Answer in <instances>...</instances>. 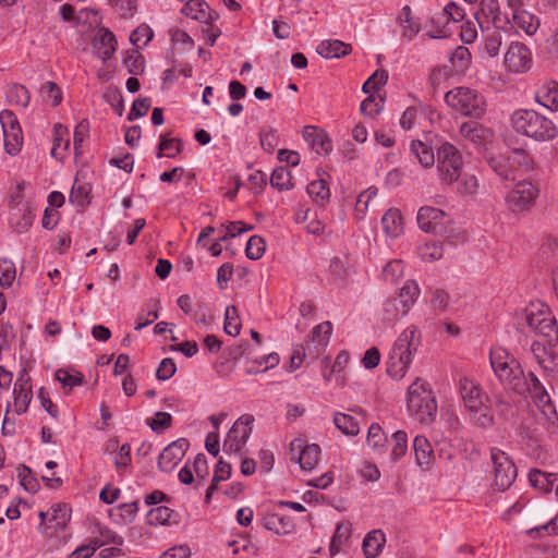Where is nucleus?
<instances>
[{
    "instance_id": "obj_1",
    "label": "nucleus",
    "mask_w": 558,
    "mask_h": 558,
    "mask_svg": "<svg viewBox=\"0 0 558 558\" xmlns=\"http://www.w3.org/2000/svg\"><path fill=\"white\" fill-rule=\"evenodd\" d=\"M489 361L496 377L506 389L519 396L527 395L529 374L524 373L513 355L502 348H496L490 351Z\"/></svg>"
},
{
    "instance_id": "obj_2",
    "label": "nucleus",
    "mask_w": 558,
    "mask_h": 558,
    "mask_svg": "<svg viewBox=\"0 0 558 558\" xmlns=\"http://www.w3.org/2000/svg\"><path fill=\"white\" fill-rule=\"evenodd\" d=\"M484 160L502 181H514L533 167V159L522 148H514L507 154L486 151Z\"/></svg>"
},
{
    "instance_id": "obj_3",
    "label": "nucleus",
    "mask_w": 558,
    "mask_h": 558,
    "mask_svg": "<svg viewBox=\"0 0 558 558\" xmlns=\"http://www.w3.org/2000/svg\"><path fill=\"white\" fill-rule=\"evenodd\" d=\"M420 344V335L415 326L405 328L395 341L387 360V374L402 379L412 362V356Z\"/></svg>"
},
{
    "instance_id": "obj_4",
    "label": "nucleus",
    "mask_w": 558,
    "mask_h": 558,
    "mask_svg": "<svg viewBox=\"0 0 558 558\" xmlns=\"http://www.w3.org/2000/svg\"><path fill=\"white\" fill-rule=\"evenodd\" d=\"M458 387L464 408L469 411L475 423L481 427L492 426L494 416L489 399L482 390L481 385L472 378L461 377Z\"/></svg>"
},
{
    "instance_id": "obj_5",
    "label": "nucleus",
    "mask_w": 558,
    "mask_h": 558,
    "mask_svg": "<svg viewBox=\"0 0 558 558\" xmlns=\"http://www.w3.org/2000/svg\"><path fill=\"white\" fill-rule=\"evenodd\" d=\"M408 412L420 424L429 425L437 414V402L428 384L421 378L408 389Z\"/></svg>"
},
{
    "instance_id": "obj_6",
    "label": "nucleus",
    "mask_w": 558,
    "mask_h": 558,
    "mask_svg": "<svg viewBox=\"0 0 558 558\" xmlns=\"http://www.w3.org/2000/svg\"><path fill=\"white\" fill-rule=\"evenodd\" d=\"M511 124L518 133L536 141L551 140L557 133L551 120L530 109L515 110L511 116Z\"/></svg>"
},
{
    "instance_id": "obj_7",
    "label": "nucleus",
    "mask_w": 558,
    "mask_h": 558,
    "mask_svg": "<svg viewBox=\"0 0 558 558\" xmlns=\"http://www.w3.org/2000/svg\"><path fill=\"white\" fill-rule=\"evenodd\" d=\"M446 104L465 117L480 119L486 111L484 97L474 89L456 87L445 94Z\"/></svg>"
},
{
    "instance_id": "obj_8",
    "label": "nucleus",
    "mask_w": 558,
    "mask_h": 558,
    "mask_svg": "<svg viewBox=\"0 0 558 558\" xmlns=\"http://www.w3.org/2000/svg\"><path fill=\"white\" fill-rule=\"evenodd\" d=\"M417 225L424 232H432L444 236L450 244L463 241L462 233H453L452 228L446 226L449 222L447 215L441 209L423 206L417 213Z\"/></svg>"
},
{
    "instance_id": "obj_9",
    "label": "nucleus",
    "mask_w": 558,
    "mask_h": 558,
    "mask_svg": "<svg viewBox=\"0 0 558 558\" xmlns=\"http://www.w3.org/2000/svg\"><path fill=\"white\" fill-rule=\"evenodd\" d=\"M418 295L420 288L417 283L413 280H408L400 289L398 296L388 298L383 303V320L393 322L407 315Z\"/></svg>"
},
{
    "instance_id": "obj_10",
    "label": "nucleus",
    "mask_w": 558,
    "mask_h": 558,
    "mask_svg": "<svg viewBox=\"0 0 558 558\" xmlns=\"http://www.w3.org/2000/svg\"><path fill=\"white\" fill-rule=\"evenodd\" d=\"M492 487L498 492H506L514 483L518 470L511 458L499 448L490 449Z\"/></svg>"
},
{
    "instance_id": "obj_11",
    "label": "nucleus",
    "mask_w": 558,
    "mask_h": 558,
    "mask_svg": "<svg viewBox=\"0 0 558 558\" xmlns=\"http://www.w3.org/2000/svg\"><path fill=\"white\" fill-rule=\"evenodd\" d=\"M437 170L440 179L446 183L457 181L462 171V156L450 143H442L436 153Z\"/></svg>"
},
{
    "instance_id": "obj_12",
    "label": "nucleus",
    "mask_w": 558,
    "mask_h": 558,
    "mask_svg": "<svg viewBox=\"0 0 558 558\" xmlns=\"http://www.w3.org/2000/svg\"><path fill=\"white\" fill-rule=\"evenodd\" d=\"M0 123L5 151L11 156L17 155L23 145V134L16 117L12 111L3 110L0 113Z\"/></svg>"
},
{
    "instance_id": "obj_13",
    "label": "nucleus",
    "mask_w": 558,
    "mask_h": 558,
    "mask_svg": "<svg viewBox=\"0 0 558 558\" xmlns=\"http://www.w3.org/2000/svg\"><path fill=\"white\" fill-rule=\"evenodd\" d=\"M253 422L254 417L250 414H244L234 422L223 441L225 452L239 453L241 451L252 433Z\"/></svg>"
},
{
    "instance_id": "obj_14",
    "label": "nucleus",
    "mask_w": 558,
    "mask_h": 558,
    "mask_svg": "<svg viewBox=\"0 0 558 558\" xmlns=\"http://www.w3.org/2000/svg\"><path fill=\"white\" fill-rule=\"evenodd\" d=\"M538 196V189L531 182L521 181L507 195L506 202L513 211L529 210Z\"/></svg>"
},
{
    "instance_id": "obj_15",
    "label": "nucleus",
    "mask_w": 558,
    "mask_h": 558,
    "mask_svg": "<svg viewBox=\"0 0 558 558\" xmlns=\"http://www.w3.org/2000/svg\"><path fill=\"white\" fill-rule=\"evenodd\" d=\"M189 449V441L179 438L169 444L158 457V469L162 472H171L184 458Z\"/></svg>"
},
{
    "instance_id": "obj_16",
    "label": "nucleus",
    "mask_w": 558,
    "mask_h": 558,
    "mask_svg": "<svg viewBox=\"0 0 558 558\" xmlns=\"http://www.w3.org/2000/svg\"><path fill=\"white\" fill-rule=\"evenodd\" d=\"M332 330L330 322H324L312 330V336L306 341V348L308 351V359L316 360L325 350L329 342V337Z\"/></svg>"
},
{
    "instance_id": "obj_17",
    "label": "nucleus",
    "mask_w": 558,
    "mask_h": 558,
    "mask_svg": "<svg viewBox=\"0 0 558 558\" xmlns=\"http://www.w3.org/2000/svg\"><path fill=\"white\" fill-rule=\"evenodd\" d=\"M531 52L523 44H512L505 56V64L511 72H522L530 66Z\"/></svg>"
},
{
    "instance_id": "obj_18",
    "label": "nucleus",
    "mask_w": 558,
    "mask_h": 558,
    "mask_svg": "<svg viewBox=\"0 0 558 558\" xmlns=\"http://www.w3.org/2000/svg\"><path fill=\"white\" fill-rule=\"evenodd\" d=\"M31 379L26 377L25 371L22 375L16 379L13 389V398H14V411L17 414H23L27 411L29 402L32 400V386Z\"/></svg>"
},
{
    "instance_id": "obj_19",
    "label": "nucleus",
    "mask_w": 558,
    "mask_h": 558,
    "mask_svg": "<svg viewBox=\"0 0 558 558\" xmlns=\"http://www.w3.org/2000/svg\"><path fill=\"white\" fill-rule=\"evenodd\" d=\"M303 136L312 149L318 155H327L332 149L328 134L317 126L307 125L303 130Z\"/></svg>"
},
{
    "instance_id": "obj_20",
    "label": "nucleus",
    "mask_w": 558,
    "mask_h": 558,
    "mask_svg": "<svg viewBox=\"0 0 558 558\" xmlns=\"http://www.w3.org/2000/svg\"><path fill=\"white\" fill-rule=\"evenodd\" d=\"M555 347H549L547 342L534 341L531 345L538 365L546 372H555L558 369V357L554 353Z\"/></svg>"
},
{
    "instance_id": "obj_21",
    "label": "nucleus",
    "mask_w": 558,
    "mask_h": 558,
    "mask_svg": "<svg viewBox=\"0 0 558 558\" xmlns=\"http://www.w3.org/2000/svg\"><path fill=\"white\" fill-rule=\"evenodd\" d=\"M300 450L298 461L301 469L305 471L313 470L319 459L320 448L316 444L302 446V440H294L291 442V451Z\"/></svg>"
},
{
    "instance_id": "obj_22",
    "label": "nucleus",
    "mask_w": 558,
    "mask_h": 558,
    "mask_svg": "<svg viewBox=\"0 0 558 558\" xmlns=\"http://www.w3.org/2000/svg\"><path fill=\"white\" fill-rule=\"evenodd\" d=\"M529 391L534 400V403L537 408L542 409L544 413L553 412L554 408L551 405L550 397L539 379L535 376L534 373L529 372Z\"/></svg>"
},
{
    "instance_id": "obj_23",
    "label": "nucleus",
    "mask_w": 558,
    "mask_h": 558,
    "mask_svg": "<svg viewBox=\"0 0 558 558\" xmlns=\"http://www.w3.org/2000/svg\"><path fill=\"white\" fill-rule=\"evenodd\" d=\"M94 48L101 60L106 61L110 59L117 48V40L113 33L107 28L100 29L94 40Z\"/></svg>"
},
{
    "instance_id": "obj_24",
    "label": "nucleus",
    "mask_w": 558,
    "mask_h": 558,
    "mask_svg": "<svg viewBox=\"0 0 558 558\" xmlns=\"http://www.w3.org/2000/svg\"><path fill=\"white\" fill-rule=\"evenodd\" d=\"M413 450L416 464L423 470H428L434 460V451L427 438L416 436L413 440Z\"/></svg>"
},
{
    "instance_id": "obj_25",
    "label": "nucleus",
    "mask_w": 558,
    "mask_h": 558,
    "mask_svg": "<svg viewBox=\"0 0 558 558\" xmlns=\"http://www.w3.org/2000/svg\"><path fill=\"white\" fill-rule=\"evenodd\" d=\"M551 316L549 308L542 303H531L525 308V320L531 330L536 332L544 322Z\"/></svg>"
},
{
    "instance_id": "obj_26",
    "label": "nucleus",
    "mask_w": 558,
    "mask_h": 558,
    "mask_svg": "<svg viewBox=\"0 0 558 558\" xmlns=\"http://www.w3.org/2000/svg\"><path fill=\"white\" fill-rule=\"evenodd\" d=\"M317 52L326 59L341 58L351 52V45L338 39L323 40L317 47Z\"/></svg>"
},
{
    "instance_id": "obj_27",
    "label": "nucleus",
    "mask_w": 558,
    "mask_h": 558,
    "mask_svg": "<svg viewBox=\"0 0 558 558\" xmlns=\"http://www.w3.org/2000/svg\"><path fill=\"white\" fill-rule=\"evenodd\" d=\"M386 543V536L380 530H373L363 539V551L366 558H376Z\"/></svg>"
},
{
    "instance_id": "obj_28",
    "label": "nucleus",
    "mask_w": 558,
    "mask_h": 558,
    "mask_svg": "<svg viewBox=\"0 0 558 558\" xmlns=\"http://www.w3.org/2000/svg\"><path fill=\"white\" fill-rule=\"evenodd\" d=\"M182 13L202 23H209L213 19L209 7L204 0L187 1L182 8Z\"/></svg>"
},
{
    "instance_id": "obj_29",
    "label": "nucleus",
    "mask_w": 558,
    "mask_h": 558,
    "mask_svg": "<svg viewBox=\"0 0 558 558\" xmlns=\"http://www.w3.org/2000/svg\"><path fill=\"white\" fill-rule=\"evenodd\" d=\"M263 526L277 534H288L293 530L292 520L279 513H268L263 518Z\"/></svg>"
},
{
    "instance_id": "obj_30",
    "label": "nucleus",
    "mask_w": 558,
    "mask_h": 558,
    "mask_svg": "<svg viewBox=\"0 0 558 558\" xmlns=\"http://www.w3.org/2000/svg\"><path fill=\"white\" fill-rule=\"evenodd\" d=\"M460 134L472 143L480 145L490 135V131L478 122L469 121L461 124Z\"/></svg>"
},
{
    "instance_id": "obj_31",
    "label": "nucleus",
    "mask_w": 558,
    "mask_h": 558,
    "mask_svg": "<svg viewBox=\"0 0 558 558\" xmlns=\"http://www.w3.org/2000/svg\"><path fill=\"white\" fill-rule=\"evenodd\" d=\"M381 225L387 235L397 238L403 231L402 215L400 210L397 208H390L381 218Z\"/></svg>"
},
{
    "instance_id": "obj_32",
    "label": "nucleus",
    "mask_w": 558,
    "mask_h": 558,
    "mask_svg": "<svg viewBox=\"0 0 558 558\" xmlns=\"http://www.w3.org/2000/svg\"><path fill=\"white\" fill-rule=\"evenodd\" d=\"M306 191L312 201L317 205L324 206L330 198V190L328 183L322 178L312 181L307 185Z\"/></svg>"
},
{
    "instance_id": "obj_33",
    "label": "nucleus",
    "mask_w": 558,
    "mask_h": 558,
    "mask_svg": "<svg viewBox=\"0 0 558 558\" xmlns=\"http://www.w3.org/2000/svg\"><path fill=\"white\" fill-rule=\"evenodd\" d=\"M536 100L551 111L558 110V84L555 82L543 86L536 95Z\"/></svg>"
},
{
    "instance_id": "obj_34",
    "label": "nucleus",
    "mask_w": 558,
    "mask_h": 558,
    "mask_svg": "<svg viewBox=\"0 0 558 558\" xmlns=\"http://www.w3.org/2000/svg\"><path fill=\"white\" fill-rule=\"evenodd\" d=\"M400 23L402 26V35L408 40L413 39V37L416 36L421 31V24L412 16V11L409 5L402 8Z\"/></svg>"
},
{
    "instance_id": "obj_35",
    "label": "nucleus",
    "mask_w": 558,
    "mask_h": 558,
    "mask_svg": "<svg viewBox=\"0 0 558 558\" xmlns=\"http://www.w3.org/2000/svg\"><path fill=\"white\" fill-rule=\"evenodd\" d=\"M411 153L415 156L423 167H430L435 163L436 156L430 147L421 141H412L410 145Z\"/></svg>"
},
{
    "instance_id": "obj_36",
    "label": "nucleus",
    "mask_w": 558,
    "mask_h": 558,
    "mask_svg": "<svg viewBox=\"0 0 558 558\" xmlns=\"http://www.w3.org/2000/svg\"><path fill=\"white\" fill-rule=\"evenodd\" d=\"M513 21L515 26L527 35L535 34L539 26L538 19L526 11H515L513 13Z\"/></svg>"
},
{
    "instance_id": "obj_37",
    "label": "nucleus",
    "mask_w": 558,
    "mask_h": 558,
    "mask_svg": "<svg viewBox=\"0 0 558 558\" xmlns=\"http://www.w3.org/2000/svg\"><path fill=\"white\" fill-rule=\"evenodd\" d=\"M366 441L367 446L377 452L380 453L386 451L387 436L379 424L373 423L368 427Z\"/></svg>"
},
{
    "instance_id": "obj_38",
    "label": "nucleus",
    "mask_w": 558,
    "mask_h": 558,
    "mask_svg": "<svg viewBox=\"0 0 558 558\" xmlns=\"http://www.w3.org/2000/svg\"><path fill=\"white\" fill-rule=\"evenodd\" d=\"M529 480L534 487L549 492L553 489L556 475L533 469L529 473Z\"/></svg>"
},
{
    "instance_id": "obj_39",
    "label": "nucleus",
    "mask_w": 558,
    "mask_h": 558,
    "mask_svg": "<svg viewBox=\"0 0 558 558\" xmlns=\"http://www.w3.org/2000/svg\"><path fill=\"white\" fill-rule=\"evenodd\" d=\"M270 185L279 191L292 189V174L289 169L284 167L276 168L270 175Z\"/></svg>"
},
{
    "instance_id": "obj_40",
    "label": "nucleus",
    "mask_w": 558,
    "mask_h": 558,
    "mask_svg": "<svg viewBox=\"0 0 558 558\" xmlns=\"http://www.w3.org/2000/svg\"><path fill=\"white\" fill-rule=\"evenodd\" d=\"M70 146V141L68 138V129L60 123L54 124L53 126V146L51 148V155L54 158L61 159L62 156L59 151L61 147L63 150H66Z\"/></svg>"
},
{
    "instance_id": "obj_41",
    "label": "nucleus",
    "mask_w": 558,
    "mask_h": 558,
    "mask_svg": "<svg viewBox=\"0 0 558 558\" xmlns=\"http://www.w3.org/2000/svg\"><path fill=\"white\" fill-rule=\"evenodd\" d=\"M481 15L487 21L496 24L499 21V2L498 0H481L480 11L475 14L477 23L482 26Z\"/></svg>"
},
{
    "instance_id": "obj_42",
    "label": "nucleus",
    "mask_w": 558,
    "mask_h": 558,
    "mask_svg": "<svg viewBox=\"0 0 558 558\" xmlns=\"http://www.w3.org/2000/svg\"><path fill=\"white\" fill-rule=\"evenodd\" d=\"M391 462L396 463L403 458L408 451V435L403 430H397L392 434Z\"/></svg>"
},
{
    "instance_id": "obj_43",
    "label": "nucleus",
    "mask_w": 558,
    "mask_h": 558,
    "mask_svg": "<svg viewBox=\"0 0 558 558\" xmlns=\"http://www.w3.org/2000/svg\"><path fill=\"white\" fill-rule=\"evenodd\" d=\"M545 339V342L549 347H556L558 344V325L555 317L551 315L535 332Z\"/></svg>"
},
{
    "instance_id": "obj_44",
    "label": "nucleus",
    "mask_w": 558,
    "mask_h": 558,
    "mask_svg": "<svg viewBox=\"0 0 558 558\" xmlns=\"http://www.w3.org/2000/svg\"><path fill=\"white\" fill-rule=\"evenodd\" d=\"M333 423L344 435L355 436L360 432L357 422L349 414L336 413L333 416Z\"/></svg>"
},
{
    "instance_id": "obj_45",
    "label": "nucleus",
    "mask_w": 558,
    "mask_h": 558,
    "mask_svg": "<svg viewBox=\"0 0 558 558\" xmlns=\"http://www.w3.org/2000/svg\"><path fill=\"white\" fill-rule=\"evenodd\" d=\"M182 150V142L179 138H168L166 136L160 137V143L158 145L157 157L161 158L163 156L168 158H174Z\"/></svg>"
},
{
    "instance_id": "obj_46",
    "label": "nucleus",
    "mask_w": 558,
    "mask_h": 558,
    "mask_svg": "<svg viewBox=\"0 0 558 558\" xmlns=\"http://www.w3.org/2000/svg\"><path fill=\"white\" fill-rule=\"evenodd\" d=\"M450 63L453 70L458 72L465 71L471 63V52L466 47H457L450 56Z\"/></svg>"
},
{
    "instance_id": "obj_47",
    "label": "nucleus",
    "mask_w": 558,
    "mask_h": 558,
    "mask_svg": "<svg viewBox=\"0 0 558 558\" xmlns=\"http://www.w3.org/2000/svg\"><path fill=\"white\" fill-rule=\"evenodd\" d=\"M223 329L226 333L232 337L240 333L241 322L238 315V310L234 305H230L226 308Z\"/></svg>"
},
{
    "instance_id": "obj_48",
    "label": "nucleus",
    "mask_w": 558,
    "mask_h": 558,
    "mask_svg": "<svg viewBox=\"0 0 558 558\" xmlns=\"http://www.w3.org/2000/svg\"><path fill=\"white\" fill-rule=\"evenodd\" d=\"M56 380H58L63 388L71 390L76 386L83 384V375L81 373L71 374L66 369L60 368L54 374Z\"/></svg>"
},
{
    "instance_id": "obj_49",
    "label": "nucleus",
    "mask_w": 558,
    "mask_h": 558,
    "mask_svg": "<svg viewBox=\"0 0 558 558\" xmlns=\"http://www.w3.org/2000/svg\"><path fill=\"white\" fill-rule=\"evenodd\" d=\"M420 256L424 262L438 260L444 255L442 245L438 242H427L420 247Z\"/></svg>"
},
{
    "instance_id": "obj_50",
    "label": "nucleus",
    "mask_w": 558,
    "mask_h": 558,
    "mask_svg": "<svg viewBox=\"0 0 558 558\" xmlns=\"http://www.w3.org/2000/svg\"><path fill=\"white\" fill-rule=\"evenodd\" d=\"M89 192L90 187L87 184H74L70 193V202L80 208H84L89 203Z\"/></svg>"
},
{
    "instance_id": "obj_51",
    "label": "nucleus",
    "mask_w": 558,
    "mask_h": 558,
    "mask_svg": "<svg viewBox=\"0 0 558 558\" xmlns=\"http://www.w3.org/2000/svg\"><path fill=\"white\" fill-rule=\"evenodd\" d=\"M265 248L266 245L264 239L258 235H253L247 241L245 254L247 258L257 260L263 256Z\"/></svg>"
},
{
    "instance_id": "obj_52",
    "label": "nucleus",
    "mask_w": 558,
    "mask_h": 558,
    "mask_svg": "<svg viewBox=\"0 0 558 558\" xmlns=\"http://www.w3.org/2000/svg\"><path fill=\"white\" fill-rule=\"evenodd\" d=\"M387 80L388 74L386 71H376L363 84L362 89L365 94H371L379 89L380 86L385 85L387 83Z\"/></svg>"
},
{
    "instance_id": "obj_53",
    "label": "nucleus",
    "mask_w": 558,
    "mask_h": 558,
    "mask_svg": "<svg viewBox=\"0 0 558 558\" xmlns=\"http://www.w3.org/2000/svg\"><path fill=\"white\" fill-rule=\"evenodd\" d=\"M15 279V267L11 260L0 259V286L2 288L11 287Z\"/></svg>"
},
{
    "instance_id": "obj_54",
    "label": "nucleus",
    "mask_w": 558,
    "mask_h": 558,
    "mask_svg": "<svg viewBox=\"0 0 558 558\" xmlns=\"http://www.w3.org/2000/svg\"><path fill=\"white\" fill-rule=\"evenodd\" d=\"M172 515V510L166 506H159L148 512V523L151 525L166 524Z\"/></svg>"
},
{
    "instance_id": "obj_55",
    "label": "nucleus",
    "mask_w": 558,
    "mask_h": 558,
    "mask_svg": "<svg viewBox=\"0 0 558 558\" xmlns=\"http://www.w3.org/2000/svg\"><path fill=\"white\" fill-rule=\"evenodd\" d=\"M41 93L44 97L51 102L52 106H58L62 101V93L60 87L51 81L46 82L41 86Z\"/></svg>"
},
{
    "instance_id": "obj_56",
    "label": "nucleus",
    "mask_w": 558,
    "mask_h": 558,
    "mask_svg": "<svg viewBox=\"0 0 558 558\" xmlns=\"http://www.w3.org/2000/svg\"><path fill=\"white\" fill-rule=\"evenodd\" d=\"M172 416L167 412H157L148 422V425L155 433H162L171 426Z\"/></svg>"
},
{
    "instance_id": "obj_57",
    "label": "nucleus",
    "mask_w": 558,
    "mask_h": 558,
    "mask_svg": "<svg viewBox=\"0 0 558 558\" xmlns=\"http://www.w3.org/2000/svg\"><path fill=\"white\" fill-rule=\"evenodd\" d=\"M124 63L133 75H138L144 71V58L137 50H133L125 58Z\"/></svg>"
},
{
    "instance_id": "obj_58",
    "label": "nucleus",
    "mask_w": 558,
    "mask_h": 558,
    "mask_svg": "<svg viewBox=\"0 0 558 558\" xmlns=\"http://www.w3.org/2000/svg\"><path fill=\"white\" fill-rule=\"evenodd\" d=\"M19 477L22 486L29 493H36L38 490L39 484L37 480L33 476L31 469L23 465L19 470Z\"/></svg>"
},
{
    "instance_id": "obj_59",
    "label": "nucleus",
    "mask_w": 558,
    "mask_h": 558,
    "mask_svg": "<svg viewBox=\"0 0 558 558\" xmlns=\"http://www.w3.org/2000/svg\"><path fill=\"white\" fill-rule=\"evenodd\" d=\"M378 190L374 186H371L360 193L356 199L355 210L356 213L364 214L368 209V205L372 199H374L377 196Z\"/></svg>"
},
{
    "instance_id": "obj_60",
    "label": "nucleus",
    "mask_w": 558,
    "mask_h": 558,
    "mask_svg": "<svg viewBox=\"0 0 558 558\" xmlns=\"http://www.w3.org/2000/svg\"><path fill=\"white\" fill-rule=\"evenodd\" d=\"M177 372L175 363L172 359L166 357L163 359L156 372V377L158 380H168L170 379Z\"/></svg>"
},
{
    "instance_id": "obj_61",
    "label": "nucleus",
    "mask_w": 558,
    "mask_h": 558,
    "mask_svg": "<svg viewBox=\"0 0 558 558\" xmlns=\"http://www.w3.org/2000/svg\"><path fill=\"white\" fill-rule=\"evenodd\" d=\"M150 107L148 98H140L134 100L132 108L128 114L129 121H134L141 117H144Z\"/></svg>"
},
{
    "instance_id": "obj_62",
    "label": "nucleus",
    "mask_w": 558,
    "mask_h": 558,
    "mask_svg": "<svg viewBox=\"0 0 558 558\" xmlns=\"http://www.w3.org/2000/svg\"><path fill=\"white\" fill-rule=\"evenodd\" d=\"M500 46L501 34L499 31H494L492 34H489L484 43V49L490 57L498 54Z\"/></svg>"
},
{
    "instance_id": "obj_63",
    "label": "nucleus",
    "mask_w": 558,
    "mask_h": 558,
    "mask_svg": "<svg viewBox=\"0 0 558 558\" xmlns=\"http://www.w3.org/2000/svg\"><path fill=\"white\" fill-rule=\"evenodd\" d=\"M306 357H308L307 348L305 345H295L287 369L289 372H294L301 366L302 362Z\"/></svg>"
},
{
    "instance_id": "obj_64",
    "label": "nucleus",
    "mask_w": 558,
    "mask_h": 558,
    "mask_svg": "<svg viewBox=\"0 0 558 558\" xmlns=\"http://www.w3.org/2000/svg\"><path fill=\"white\" fill-rule=\"evenodd\" d=\"M542 532H546L548 535H550V534H558V513L548 523L539 525V526H536V527L529 529L526 531V533L531 537H536Z\"/></svg>"
}]
</instances>
